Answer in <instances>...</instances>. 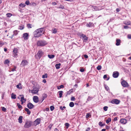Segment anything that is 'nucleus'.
Here are the masks:
<instances>
[{
    "label": "nucleus",
    "instance_id": "nucleus-1",
    "mask_svg": "<svg viewBox=\"0 0 131 131\" xmlns=\"http://www.w3.org/2000/svg\"><path fill=\"white\" fill-rule=\"evenodd\" d=\"M45 29L44 28L37 29L34 32V36L36 37H39L44 34Z\"/></svg>",
    "mask_w": 131,
    "mask_h": 131
},
{
    "label": "nucleus",
    "instance_id": "nucleus-2",
    "mask_svg": "<svg viewBox=\"0 0 131 131\" xmlns=\"http://www.w3.org/2000/svg\"><path fill=\"white\" fill-rule=\"evenodd\" d=\"M47 43L45 40H39L37 42V45L39 46H43L46 45Z\"/></svg>",
    "mask_w": 131,
    "mask_h": 131
},
{
    "label": "nucleus",
    "instance_id": "nucleus-3",
    "mask_svg": "<svg viewBox=\"0 0 131 131\" xmlns=\"http://www.w3.org/2000/svg\"><path fill=\"white\" fill-rule=\"evenodd\" d=\"M43 54V52L41 50H39L37 54L35 55V57L37 59H39Z\"/></svg>",
    "mask_w": 131,
    "mask_h": 131
},
{
    "label": "nucleus",
    "instance_id": "nucleus-4",
    "mask_svg": "<svg viewBox=\"0 0 131 131\" xmlns=\"http://www.w3.org/2000/svg\"><path fill=\"white\" fill-rule=\"evenodd\" d=\"M32 122L29 121H27L24 125V127L26 128H29L32 125Z\"/></svg>",
    "mask_w": 131,
    "mask_h": 131
},
{
    "label": "nucleus",
    "instance_id": "nucleus-5",
    "mask_svg": "<svg viewBox=\"0 0 131 131\" xmlns=\"http://www.w3.org/2000/svg\"><path fill=\"white\" fill-rule=\"evenodd\" d=\"M41 121L40 118H38L34 121L32 124V125L36 126L40 124Z\"/></svg>",
    "mask_w": 131,
    "mask_h": 131
},
{
    "label": "nucleus",
    "instance_id": "nucleus-6",
    "mask_svg": "<svg viewBox=\"0 0 131 131\" xmlns=\"http://www.w3.org/2000/svg\"><path fill=\"white\" fill-rule=\"evenodd\" d=\"M33 89L31 91V92L33 94L37 93L38 91V89L35 86L32 87Z\"/></svg>",
    "mask_w": 131,
    "mask_h": 131
},
{
    "label": "nucleus",
    "instance_id": "nucleus-7",
    "mask_svg": "<svg viewBox=\"0 0 131 131\" xmlns=\"http://www.w3.org/2000/svg\"><path fill=\"white\" fill-rule=\"evenodd\" d=\"M18 52V49L16 48H14L13 51V54L14 57H16L17 55V53Z\"/></svg>",
    "mask_w": 131,
    "mask_h": 131
},
{
    "label": "nucleus",
    "instance_id": "nucleus-8",
    "mask_svg": "<svg viewBox=\"0 0 131 131\" xmlns=\"http://www.w3.org/2000/svg\"><path fill=\"white\" fill-rule=\"evenodd\" d=\"M122 85L124 87H127L128 86V84L124 80L121 82Z\"/></svg>",
    "mask_w": 131,
    "mask_h": 131
},
{
    "label": "nucleus",
    "instance_id": "nucleus-9",
    "mask_svg": "<svg viewBox=\"0 0 131 131\" xmlns=\"http://www.w3.org/2000/svg\"><path fill=\"white\" fill-rule=\"evenodd\" d=\"M119 74V73L118 71H115L113 73V77L114 78H117L118 77Z\"/></svg>",
    "mask_w": 131,
    "mask_h": 131
},
{
    "label": "nucleus",
    "instance_id": "nucleus-10",
    "mask_svg": "<svg viewBox=\"0 0 131 131\" xmlns=\"http://www.w3.org/2000/svg\"><path fill=\"white\" fill-rule=\"evenodd\" d=\"M120 102V101L117 99H114L111 101V103L116 104H118Z\"/></svg>",
    "mask_w": 131,
    "mask_h": 131
},
{
    "label": "nucleus",
    "instance_id": "nucleus-11",
    "mask_svg": "<svg viewBox=\"0 0 131 131\" xmlns=\"http://www.w3.org/2000/svg\"><path fill=\"white\" fill-rule=\"evenodd\" d=\"M33 100L35 102L37 103L39 101L38 97L37 96H34L33 97Z\"/></svg>",
    "mask_w": 131,
    "mask_h": 131
},
{
    "label": "nucleus",
    "instance_id": "nucleus-12",
    "mask_svg": "<svg viewBox=\"0 0 131 131\" xmlns=\"http://www.w3.org/2000/svg\"><path fill=\"white\" fill-rule=\"evenodd\" d=\"M27 107L30 109H32L34 107V105L31 103H29L27 105Z\"/></svg>",
    "mask_w": 131,
    "mask_h": 131
},
{
    "label": "nucleus",
    "instance_id": "nucleus-13",
    "mask_svg": "<svg viewBox=\"0 0 131 131\" xmlns=\"http://www.w3.org/2000/svg\"><path fill=\"white\" fill-rule=\"evenodd\" d=\"M27 63L28 62L26 60H23L21 62V66H24L25 65H26Z\"/></svg>",
    "mask_w": 131,
    "mask_h": 131
},
{
    "label": "nucleus",
    "instance_id": "nucleus-14",
    "mask_svg": "<svg viewBox=\"0 0 131 131\" xmlns=\"http://www.w3.org/2000/svg\"><path fill=\"white\" fill-rule=\"evenodd\" d=\"M121 123L123 124H125L127 122V121L125 119H122L120 120Z\"/></svg>",
    "mask_w": 131,
    "mask_h": 131
},
{
    "label": "nucleus",
    "instance_id": "nucleus-15",
    "mask_svg": "<svg viewBox=\"0 0 131 131\" xmlns=\"http://www.w3.org/2000/svg\"><path fill=\"white\" fill-rule=\"evenodd\" d=\"M94 24L90 22L89 23L86 24V26L88 27H92L93 26Z\"/></svg>",
    "mask_w": 131,
    "mask_h": 131
},
{
    "label": "nucleus",
    "instance_id": "nucleus-16",
    "mask_svg": "<svg viewBox=\"0 0 131 131\" xmlns=\"http://www.w3.org/2000/svg\"><path fill=\"white\" fill-rule=\"evenodd\" d=\"M116 43L115 44L116 45L118 46L120 45L121 41L120 39H116Z\"/></svg>",
    "mask_w": 131,
    "mask_h": 131
},
{
    "label": "nucleus",
    "instance_id": "nucleus-17",
    "mask_svg": "<svg viewBox=\"0 0 131 131\" xmlns=\"http://www.w3.org/2000/svg\"><path fill=\"white\" fill-rule=\"evenodd\" d=\"M81 37L83 38V40L85 41L88 40V38L85 35L82 34L81 35Z\"/></svg>",
    "mask_w": 131,
    "mask_h": 131
},
{
    "label": "nucleus",
    "instance_id": "nucleus-18",
    "mask_svg": "<svg viewBox=\"0 0 131 131\" xmlns=\"http://www.w3.org/2000/svg\"><path fill=\"white\" fill-rule=\"evenodd\" d=\"M28 35L27 33H25L23 35V37L26 40L28 39Z\"/></svg>",
    "mask_w": 131,
    "mask_h": 131
},
{
    "label": "nucleus",
    "instance_id": "nucleus-19",
    "mask_svg": "<svg viewBox=\"0 0 131 131\" xmlns=\"http://www.w3.org/2000/svg\"><path fill=\"white\" fill-rule=\"evenodd\" d=\"M94 8V10H101L102 9L101 8L102 7L100 6H99V7H97L96 6H94L93 7Z\"/></svg>",
    "mask_w": 131,
    "mask_h": 131
},
{
    "label": "nucleus",
    "instance_id": "nucleus-20",
    "mask_svg": "<svg viewBox=\"0 0 131 131\" xmlns=\"http://www.w3.org/2000/svg\"><path fill=\"white\" fill-rule=\"evenodd\" d=\"M57 32V29L56 28H53L52 29L51 32L52 33L55 34Z\"/></svg>",
    "mask_w": 131,
    "mask_h": 131
},
{
    "label": "nucleus",
    "instance_id": "nucleus-21",
    "mask_svg": "<svg viewBox=\"0 0 131 131\" xmlns=\"http://www.w3.org/2000/svg\"><path fill=\"white\" fill-rule=\"evenodd\" d=\"M23 118V117L22 116H20L18 118V120L19 122L21 123L22 122V119Z\"/></svg>",
    "mask_w": 131,
    "mask_h": 131
},
{
    "label": "nucleus",
    "instance_id": "nucleus-22",
    "mask_svg": "<svg viewBox=\"0 0 131 131\" xmlns=\"http://www.w3.org/2000/svg\"><path fill=\"white\" fill-rule=\"evenodd\" d=\"M20 96H21V97H20V101H24L25 102L26 101V99H25L24 98V95H20Z\"/></svg>",
    "mask_w": 131,
    "mask_h": 131
},
{
    "label": "nucleus",
    "instance_id": "nucleus-23",
    "mask_svg": "<svg viewBox=\"0 0 131 131\" xmlns=\"http://www.w3.org/2000/svg\"><path fill=\"white\" fill-rule=\"evenodd\" d=\"M61 64L60 63L59 64H57L55 65L56 68L57 69H58L60 68V66Z\"/></svg>",
    "mask_w": 131,
    "mask_h": 131
},
{
    "label": "nucleus",
    "instance_id": "nucleus-24",
    "mask_svg": "<svg viewBox=\"0 0 131 131\" xmlns=\"http://www.w3.org/2000/svg\"><path fill=\"white\" fill-rule=\"evenodd\" d=\"M25 110L27 112V114L28 115H30V114L31 112L27 108H25Z\"/></svg>",
    "mask_w": 131,
    "mask_h": 131
},
{
    "label": "nucleus",
    "instance_id": "nucleus-25",
    "mask_svg": "<svg viewBox=\"0 0 131 131\" xmlns=\"http://www.w3.org/2000/svg\"><path fill=\"white\" fill-rule=\"evenodd\" d=\"M48 57L50 59H52L54 57V55L53 54H48Z\"/></svg>",
    "mask_w": 131,
    "mask_h": 131
},
{
    "label": "nucleus",
    "instance_id": "nucleus-26",
    "mask_svg": "<svg viewBox=\"0 0 131 131\" xmlns=\"http://www.w3.org/2000/svg\"><path fill=\"white\" fill-rule=\"evenodd\" d=\"M58 93H59V97L61 98L62 96L63 91H59Z\"/></svg>",
    "mask_w": 131,
    "mask_h": 131
},
{
    "label": "nucleus",
    "instance_id": "nucleus-27",
    "mask_svg": "<svg viewBox=\"0 0 131 131\" xmlns=\"http://www.w3.org/2000/svg\"><path fill=\"white\" fill-rule=\"evenodd\" d=\"M69 105L70 107H72L74 106V104L73 102H71L70 103Z\"/></svg>",
    "mask_w": 131,
    "mask_h": 131
},
{
    "label": "nucleus",
    "instance_id": "nucleus-28",
    "mask_svg": "<svg viewBox=\"0 0 131 131\" xmlns=\"http://www.w3.org/2000/svg\"><path fill=\"white\" fill-rule=\"evenodd\" d=\"M130 23V22L129 21H125L124 22V24L126 25H129Z\"/></svg>",
    "mask_w": 131,
    "mask_h": 131
},
{
    "label": "nucleus",
    "instance_id": "nucleus-29",
    "mask_svg": "<svg viewBox=\"0 0 131 131\" xmlns=\"http://www.w3.org/2000/svg\"><path fill=\"white\" fill-rule=\"evenodd\" d=\"M21 84L20 83H19L17 85L16 87L17 88L19 89H22V87H21Z\"/></svg>",
    "mask_w": 131,
    "mask_h": 131
},
{
    "label": "nucleus",
    "instance_id": "nucleus-30",
    "mask_svg": "<svg viewBox=\"0 0 131 131\" xmlns=\"http://www.w3.org/2000/svg\"><path fill=\"white\" fill-rule=\"evenodd\" d=\"M111 121V119L110 118H108L106 120V122L107 124H108L109 122Z\"/></svg>",
    "mask_w": 131,
    "mask_h": 131
},
{
    "label": "nucleus",
    "instance_id": "nucleus-31",
    "mask_svg": "<svg viewBox=\"0 0 131 131\" xmlns=\"http://www.w3.org/2000/svg\"><path fill=\"white\" fill-rule=\"evenodd\" d=\"M11 98L12 99H15L16 98V95L13 93L12 94L11 96Z\"/></svg>",
    "mask_w": 131,
    "mask_h": 131
},
{
    "label": "nucleus",
    "instance_id": "nucleus-32",
    "mask_svg": "<svg viewBox=\"0 0 131 131\" xmlns=\"http://www.w3.org/2000/svg\"><path fill=\"white\" fill-rule=\"evenodd\" d=\"M47 75L46 73L45 74L43 75L42 76V78L43 79L47 78Z\"/></svg>",
    "mask_w": 131,
    "mask_h": 131
},
{
    "label": "nucleus",
    "instance_id": "nucleus-33",
    "mask_svg": "<svg viewBox=\"0 0 131 131\" xmlns=\"http://www.w3.org/2000/svg\"><path fill=\"white\" fill-rule=\"evenodd\" d=\"M93 97L89 96L87 99V100L88 101H90L91 100L93 99Z\"/></svg>",
    "mask_w": 131,
    "mask_h": 131
},
{
    "label": "nucleus",
    "instance_id": "nucleus-34",
    "mask_svg": "<svg viewBox=\"0 0 131 131\" xmlns=\"http://www.w3.org/2000/svg\"><path fill=\"white\" fill-rule=\"evenodd\" d=\"M64 87V86L63 85H61L59 87H58L57 89H59L61 88H63Z\"/></svg>",
    "mask_w": 131,
    "mask_h": 131
},
{
    "label": "nucleus",
    "instance_id": "nucleus-35",
    "mask_svg": "<svg viewBox=\"0 0 131 131\" xmlns=\"http://www.w3.org/2000/svg\"><path fill=\"white\" fill-rule=\"evenodd\" d=\"M6 15L8 17H10L12 15V14L10 13H7Z\"/></svg>",
    "mask_w": 131,
    "mask_h": 131
},
{
    "label": "nucleus",
    "instance_id": "nucleus-36",
    "mask_svg": "<svg viewBox=\"0 0 131 131\" xmlns=\"http://www.w3.org/2000/svg\"><path fill=\"white\" fill-rule=\"evenodd\" d=\"M14 35H16L18 34V31L17 30H14L13 31Z\"/></svg>",
    "mask_w": 131,
    "mask_h": 131
},
{
    "label": "nucleus",
    "instance_id": "nucleus-37",
    "mask_svg": "<svg viewBox=\"0 0 131 131\" xmlns=\"http://www.w3.org/2000/svg\"><path fill=\"white\" fill-rule=\"evenodd\" d=\"M102 68V67L100 65L98 66L97 67V69L99 70L101 69Z\"/></svg>",
    "mask_w": 131,
    "mask_h": 131
},
{
    "label": "nucleus",
    "instance_id": "nucleus-38",
    "mask_svg": "<svg viewBox=\"0 0 131 131\" xmlns=\"http://www.w3.org/2000/svg\"><path fill=\"white\" fill-rule=\"evenodd\" d=\"M30 6H36V4L35 3H31L30 4Z\"/></svg>",
    "mask_w": 131,
    "mask_h": 131
},
{
    "label": "nucleus",
    "instance_id": "nucleus-39",
    "mask_svg": "<svg viewBox=\"0 0 131 131\" xmlns=\"http://www.w3.org/2000/svg\"><path fill=\"white\" fill-rule=\"evenodd\" d=\"M47 95L46 94H43L42 96V97L43 98L45 99L47 97Z\"/></svg>",
    "mask_w": 131,
    "mask_h": 131
},
{
    "label": "nucleus",
    "instance_id": "nucleus-40",
    "mask_svg": "<svg viewBox=\"0 0 131 131\" xmlns=\"http://www.w3.org/2000/svg\"><path fill=\"white\" fill-rule=\"evenodd\" d=\"M27 27L28 28H31V25L30 24H28L27 25Z\"/></svg>",
    "mask_w": 131,
    "mask_h": 131
},
{
    "label": "nucleus",
    "instance_id": "nucleus-41",
    "mask_svg": "<svg viewBox=\"0 0 131 131\" xmlns=\"http://www.w3.org/2000/svg\"><path fill=\"white\" fill-rule=\"evenodd\" d=\"M59 8H61L62 9H63L64 8V6L62 5H60L59 7H58Z\"/></svg>",
    "mask_w": 131,
    "mask_h": 131
},
{
    "label": "nucleus",
    "instance_id": "nucleus-42",
    "mask_svg": "<svg viewBox=\"0 0 131 131\" xmlns=\"http://www.w3.org/2000/svg\"><path fill=\"white\" fill-rule=\"evenodd\" d=\"M108 108V107L107 106H105L104 107L103 109L104 111H106L107 110V108Z\"/></svg>",
    "mask_w": 131,
    "mask_h": 131
},
{
    "label": "nucleus",
    "instance_id": "nucleus-43",
    "mask_svg": "<svg viewBox=\"0 0 131 131\" xmlns=\"http://www.w3.org/2000/svg\"><path fill=\"white\" fill-rule=\"evenodd\" d=\"M50 108L51 111H52L54 110V107L53 106H50Z\"/></svg>",
    "mask_w": 131,
    "mask_h": 131
},
{
    "label": "nucleus",
    "instance_id": "nucleus-44",
    "mask_svg": "<svg viewBox=\"0 0 131 131\" xmlns=\"http://www.w3.org/2000/svg\"><path fill=\"white\" fill-rule=\"evenodd\" d=\"M2 111L5 112H6V109L4 107H2Z\"/></svg>",
    "mask_w": 131,
    "mask_h": 131
},
{
    "label": "nucleus",
    "instance_id": "nucleus-45",
    "mask_svg": "<svg viewBox=\"0 0 131 131\" xmlns=\"http://www.w3.org/2000/svg\"><path fill=\"white\" fill-rule=\"evenodd\" d=\"M17 105L18 106V107L19 108H20L22 107V106L18 103H17Z\"/></svg>",
    "mask_w": 131,
    "mask_h": 131
},
{
    "label": "nucleus",
    "instance_id": "nucleus-46",
    "mask_svg": "<svg viewBox=\"0 0 131 131\" xmlns=\"http://www.w3.org/2000/svg\"><path fill=\"white\" fill-rule=\"evenodd\" d=\"M19 6H20L22 7H24L25 6V5L24 4H23L22 3H21L20 4Z\"/></svg>",
    "mask_w": 131,
    "mask_h": 131
},
{
    "label": "nucleus",
    "instance_id": "nucleus-47",
    "mask_svg": "<svg viewBox=\"0 0 131 131\" xmlns=\"http://www.w3.org/2000/svg\"><path fill=\"white\" fill-rule=\"evenodd\" d=\"M25 4L27 5H28L29 4H30L28 0H27L26 1Z\"/></svg>",
    "mask_w": 131,
    "mask_h": 131
},
{
    "label": "nucleus",
    "instance_id": "nucleus-48",
    "mask_svg": "<svg viewBox=\"0 0 131 131\" xmlns=\"http://www.w3.org/2000/svg\"><path fill=\"white\" fill-rule=\"evenodd\" d=\"M99 125L101 127L103 126L104 125L103 124H102V122H99Z\"/></svg>",
    "mask_w": 131,
    "mask_h": 131
},
{
    "label": "nucleus",
    "instance_id": "nucleus-49",
    "mask_svg": "<svg viewBox=\"0 0 131 131\" xmlns=\"http://www.w3.org/2000/svg\"><path fill=\"white\" fill-rule=\"evenodd\" d=\"M65 125L67 127V128H68L69 125V124L68 123H65Z\"/></svg>",
    "mask_w": 131,
    "mask_h": 131
},
{
    "label": "nucleus",
    "instance_id": "nucleus-50",
    "mask_svg": "<svg viewBox=\"0 0 131 131\" xmlns=\"http://www.w3.org/2000/svg\"><path fill=\"white\" fill-rule=\"evenodd\" d=\"M75 99V98L74 97L72 96L71 98V101H74Z\"/></svg>",
    "mask_w": 131,
    "mask_h": 131
},
{
    "label": "nucleus",
    "instance_id": "nucleus-51",
    "mask_svg": "<svg viewBox=\"0 0 131 131\" xmlns=\"http://www.w3.org/2000/svg\"><path fill=\"white\" fill-rule=\"evenodd\" d=\"M19 29L20 30H22L24 28V26H19Z\"/></svg>",
    "mask_w": 131,
    "mask_h": 131
},
{
    "label": "nucleus",
    "instance_id": "nucleus-52",
    "mask_svg": "<svg viewBox=\"0 0 131 131\" xmlns=\"http://www.w3.org/2000/svg\"><path fill=\"white\" fill-rule=\"evenodd\" d=\"M105 88L107 91H108L109 90V87L107 86H105Z\"/></svg>",
    "mask_w": 131,
    "mask_h": 131
},
{
    "label": "nucleus",
    "instance_id": "nucleus-53",
    "mask_svg": "<svg viewBox=\"0 0 131 131\" xmlns=\"http://www.w3.org/2000/svg\"><path fill=\"white\" fill-rule=\"evenodd\" d=\"M9 61L8 59L6 60L5 61V63L6 64H8L9 63Z\"/></svg>",
    "mask_w": 131,
    "mask_h": 131
},
{
    "label": "nucleus",
    "instance_id": "nucleus-54",
    "mask_svg": "<svg viewBox=\"0 0 131 131\" xmlns=\"http://www.w3.org/2000/svg\"><path fill=\"white\" fill-rule=\"evenodd\" d=\"M66 107L65 106H63V107H62V106H60V108L61 110H63V109L64 108H66Z\"/></svg>",
    "mask_w": 131,
    "mask_h": 131
},
{
    "label": "nucleus",
    "instance_id": "nucleus-55",
    "mask_svg": "<svg viewBox=\"0 0 131 131\" xmlns=\"http://www.w3.org/2000/svg\"><path fill=\"white\" fill-rule=\"evenodd\" d=\"M52 126V124H50L49 126H48V128H49L50 129H51V127Z\"/></svg>",
    "mask_w": 131,
    "mask_h": 131
},
{
    "label": "nucleus",
    "instance_id": "nucleus-56",
    "mask_svg": "<svg viewBox=\"0 0 131 131\" xmlns=\"http://www.w3.org/2000/svg\"><path fill=\"white\" fill-rule=\"evenodd\" d=\"M16 66H14V68H12V71H14L15 70V69H16Z\"/></svg>",
    "mask_w": 131,
    "mask_h": 131
},
{
    "label": "nucleus",
    "instance_id": "nucleus-57",
    "mask_svg": "<svg viewBox=\"0 0 131 131\" xmlns=\"http://www.w3.org/2000/svg\"><path fill=\"white\" fill-rule=\"evenodd\" d=\"M128 38L129 39H131V35H128L127 36Z\"/></svg>",
    "mask_w": 131,
    "mask_h": 131
},
{
    "label": "nucleus",
    "instance_id": "nucleus-58",
    "mask_svg": "<svg viewBox=\"0 0 131 131\" xmlns=\"http://www.w3.org/2000/svg\"><path fill=\"white\" fill-rule=\"evenodd\" d=\"M124 28L125 29H127L129 28V27L127 26H124Z\"/></svg>",
    "mask_w": 131,
    "mask_h": 131
},
{
    "label": "nucleus",
    "instance_id": "nucleus-59",
    "mask_svg": "<svg viewBox=\"0 0 131 131\" xmlns=\"http://www.w3.org/2000/svg\"><path fill=\"white\" fill-rule=\"evenodd\" d=\"M80 71L81 72H82L84 71V70L83 68H81L80 69Z\"/></svg>",
    "mask_w": 131,
    "mask_h": 131
},
{
    "label": "nucleus",
    "instance_id": "nucleus-60",
    "mask_svg": "<svg viewBox=\"0 0 131 131\" xmlns=\"http://www.w3.org/2000/svg\"><path fill=\"white\" fill-rule=\"evenodd\" d=\"M71 93H70V92H69V91H68L67 92V93L66 94V96H67V95H70L71 94Z\"/></svg>",
    "mask_w": 131,
    "mask_h": 131
},
{
    "label": "nucleus",
    "instance_id": "nucleus-61",
    "mask_svg": "<svg viewBox=\"0 0 131 131\" xmlns=\"http://www.w3.org/2000/svg\"><path fill=\"white\" fill-rule=\"evenodd\" d=\"M89 113H87L86 115V118H88L89 117Z\"/></svg>",
    "mask_w": 131,
    "mask_h": 131
},
{
    "label": "nucleus",
    "instance_id": "nucleus-62",
    "mask_svg": "<svg viewBox=\"0 0 131 131\" xmlns=\"http://www.w3.org/2000/svg\"><path fill=\"white\" fill-rule=\"evenodd\" d=\"M84 56L85 58L87 59L88 58V56L87 55H84Z\"/></svg>",
    "mask_w": 131,
    "mask_h": 131
},
{
    "label": "nucleus",
    "instance_id": "nucleus-63",
    "mask_svg": "<svg viewBox=\"0 0 131 131\" xmlns=\"http://www.w3.org/2000/svg\"><path fill=\"white\" fill-rule=\"evenodd\" d=\"M90 127H88L87 128V129H86V131H89L90 130Z\"/></svg>",
    "mask_w": 131,
    "mask_h": 131
},
{
    "label": "nucleus",
    "instance_id": "nucleus-64",
    "mask_svg": "<svg viewBox=\"0 0 131 131\" xmlns=\"http://www.w3.org/2000/svg\"><path fill=\"white\" fill-rule=\"evenodd\" d=\"M107 78V76L106 75H104L103 76V78L104 79H105L106 78Z\"/></svg>",
    "mask_w": 131,
    "mask_h": 131
}]
</instances>
